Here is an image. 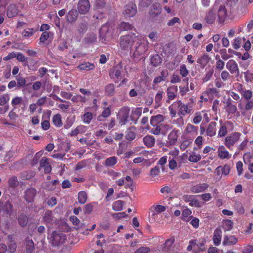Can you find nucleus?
<instances>
[{
  "instance_id": "obj_1",
  "label": "nucleus",
  "mask_w": 253,
  "mask_h": 253,
  "mask_svg": "<svg viewBox=\"0 0 253 253\" xmlns=\"http://www.w3.org/2000/svg\"><path fill=\"white\" fill-rule=\"evenodd\" d=\"M169 114L171 117H175L177 113L179 115L185 116L193 113V106L190 103H184L181 100L174 102L169 107Z\"/></svg>"
},
{
  "instance_id": "obj_2",
  "label": "nucleus",
  "mask_w": 253,
  "mask_h": 253,
  "mask_svg": "<svg viewBox=\"0 0 253 253\" xmlns=\"http://www.w3.org/2000/svg\"><path fill=\"white\" fill-rule=\"evenodd\" d=\"M137 39H138V36L134 33L122 36L119 38L118 47L122 51H131L132 46L137 41Z\"/></svg>"
},
{
  "instance_id": "obj_3",
  "label": "nucleus",
  "mask_w": 253,
  "mask_h": 253,
  "mask_svg": "<svg viewBox=\"0 0 253 253\" xmlns=\"http://www.w3.org/2000/svg\"><path fill=\"white\" fill-rule=\"evenodd\" d=\"M148 45L149 42L145 38L138 36V39L134 44V47L131 50L133 53V57L138 58L144 55L148 49Z\"/></svg>"
},
{
  "instance_id": "obj_4",
  "label": "nucleus",
  "mask_w": 253,
  "mask_h": 253,
  "mask_svg": "<svg viewBox=\"0 0 253 253\" xmlns=\"http://www.w3.org/2000/svg\"><path fill=\"white\" fill-rule=\"evenodd\" d=\"M238 107L240 112L237 113V116L250 117L253 109V100H244L241 99L238 102Z\"/></svg>"
},
{
  "instance_id": "obj_5",
  "label": "nucleus",
  "mask_w": 253,
  "mask_h": 253,
  "mask_svg": "<svg viewBox=\"0 0 253 253\" xmlns=\"http://www.w3.org/2000/svg\"><path fill=\"white\" fill-rule=\"evenodd\" d=\"M165 117L162 115L158 114L153 116L150 119V124L153 126L151 132L155 135H159L161 133V123L164 121Z\"/></svg>"
},
{
  "instance_id": "obj_6",
  "label": "nucleus",
  "mask_w": 253,
  "mask_h": 253,
  "mask_svg": "<svg viewBox=\"0 0 253 253\" xmlns=\"http://www.w3.org/2000/svg\"><path fill=\"white\" fill-rule=\"evenodd\" d=\"M66 240V235L62 232H53L50 237V242L52 246H59Z\"/></svg>"
},
{
  "instance_id": "obj_7",
  "label": "nucleus",
  "mask_w": 253,
  "mask_h": 253,
  "mask_svg": "<svg viewBox=\"0 0 253 253\" xmlns=\"http://www.w3.org/2000/svg\"><path fill=\"white\" fill-rule=\"evenodd\" d=\"M241 134L239 132H234L227 136L225 140V145L229 149H231L239 140Z\"/></svg>"
},
{
  "instance_id": "obj_8",
  "label": "nucleus",
  "mask_w": 253,
  "mask_h": 253,
  "mask_svg": "<svg viewBox=\"0 0 253 253\" xmlns=\"http://www.w3.org/2000/svg\"><path fill=\"white\" fill-rule=\"evenodd\" d=\"M217 8L216 3H215L213 6L208 10L205 14L204 20L208 24H212L214 23L216 18V10Z\"/></svg>"
},
{
  "instance_id": "obj_9",
  "label": "nucleus",
  "mask_w": 253,
  "mask_h": 253,
  "mask_svg": "<svg viewBox=\"0 0 253 253\" xmlns=\"http://www.w3.org/2000/svg\"><path fill=\"white\" fill-rule=\"evenodd\" d=\"M130 109L128 107H123L120 110L118 115L119 123L121 126L125 125L128 119Z\"/></svg>"
},
{
  "instance_id": "obj_10",
  "label": "nucleus",
  "mask_w": 253,
  "mask_h": 253,
  "mask_svg": "<svg viewBox=\"0 0 253 253\" xmlns=\"http://www.w3.org/2000/svg\"><path fill=\"white\" fill-rule=\"evenodd\" d=\"M224 103L225 104L224 109L225 110L228 116L231 117L234 115L237 111L236 105L233 103L231 98H228L224 102Z\"/></svg>"
},
{
  "instance_id": "obj_11",
  "label": "nucleus",
  "mask_w": 253,
  "mask_h": 253,
  "mask_svg": "<svg viewBox=\"0 0 253 253\" xmlns=\"http://www.w3.org/2000/svg\"><path fill=\"white\" fill-rule=\"evenodd\" d=\"M179 130L175 128L171 130L168 135L166 146L168 147L174 145L177 142Z\"/></svg>"
},
{
  "instance_id": "obj_12",
  "label": "nucleus",
  "mask_w": 253,
  "mask_h": 253,
  "mask_svg": "<svg viewBox=\"0 0 253 253\" xmlns=\"http://www.w3.org/2000/svg\"><path fill=\"white\" fill-rule=\"evenodd\" d=\"M204 119L206 122L210 121L209 115L206 111H202L195 113L193 117L192 123L194 124H199L202 119Z\"/></svg>"
},
{
  "instance_id": "obj_13",
  "label": "nucleus",
  "mask_w": 253,
  "mask_h": 253,
  "mask_svg": "<svg viewBox=\"0 0 253 253\" xmlns=\"http://www.w3.org/2000/svg\"><path fill=\"white\" fill-rule=\"evenodd\" d=\"M78 10L81 14H85L88 12L90 8V4L88 0H79L78 3Z\"/></svg>"
},
{
  "instance_id": "obj_14",
  "label": "nucleus",
  "mask_w": 253,
  "mask_h": 253,
  "mask_svg": "<svg viewBox=\"0 0 253 253\" xmlns=\"http://www.w3.org/2000/svg\"><path fill=\"white\" fill-rule=\"evenodd\" d=\"M226 68L231 74H235L236 76L239 75L240 71L238 65L235 60L233 59L229 60L226 63Z\"/></svg>"
},
{
  "instance_id": "obj_15",
  "label": "nucleus",
  "mask_w": 253,
  "mask_h": 253,
  "mask_svg": "<svg viewBox=\"0 0 253 253\" xmlns=\"http://www.w3.org/2000/svg\"><path fill=\"white\" fill-rule=\"evenodd\" d=\"M137 12V7L135 4L129 2L124 7V13L126 16L133 17Z\"/></svg>"
},
{
  "instance_id": "obj_16",
  "label": "nucleus",
  "mask_w": 253,
  "mask_h": 253,
  "mask_svg": "<svg viewBox=\"0 0 253 253\" xmlns=\"http://www.w3.org/2000/svg\"><path fill=\"white\" fill-rule=\"evenodd\" d=\"M216 123L215 122H211L207 126L206 130V135L209 137H213L216 132Z\"/></svg>"
},
{
  "instance_id": "obj_17",
  "label": "nucleus",
  "mask_w": 253,
  "mask_h": 253,
  "mask_svg": "<svg viewBox=\"0 0 253 253\" xmlns=\"http://www.w3.org/2000/svg\"><path fill=\"white\" fill-rule=\"evenodd\" d=\"M42 220L47 226L55 222V218L52 214L50 211H46L43 215Z\"/></svg>"
},
{
  "instance_id": "obj_18",
  "label": "nucleus",
  "mask_w": 253,
  "mask_h": 253,
  "mask_svg": "<svg viewBox=\"0 0 253 253\" xmlns=\"http://www.w3.org/2000/svg\"><path fill=\"white\" fill-rule=\"evenodd\" d=\"M209 187V185L207 183L198 184L192 186L190 191L193 193H198L204 192Z\"/></svg>"
},
{
  "instance_id": "obj_19",
  "label": "nucleus",
  "mask_w": 253,
  "mask_h": 253,
  "mask_svg": "<svg viewBox=\"0 0 253 253\" xmlns=\"http://www.w3.org/2000/svg\"><path fill=\"white\" fill-rule=\"evenodd\" d=\"M217 153L218 157L221 159H228L231 157V154H229L223 145L219 146L217 149Z\"/></svg>"
},
{
  "instance_id": "obj_20",
  "label": "nucleus",
  "mask_w": 253,
  "mask_h": 253,
  "mask_svg": "<svg viewBox=\"0 0 253 253\" xmlns=\"http://www.w3.org/2000/svg\"><path fill=\"white\" fill-rule=\"evenodd\" d=\"M177 90V86H171L167 88V94L168 99L167 100V102L169 103L170 101L173 100L175 98Z\"/></svg>"
},
{
  "instance_id": "obj_21",
  "label": "nucleus",
  "mask_w": 253,
  "mask_h": 253,
  "mask_svg": "<svg viewBox=\"0 0 253 253\" xmlns=\"http://www.w3.org/2000/svg\"><path fill=\"white\" fill-rule=\"evenodd\" d=\"M37 191L34 188H29L27 189L25 192V199L28 203L32 202L35 196H36Z\"/></svg>"
},
{
  "instance_id": "obj_22",
  "label": "nucleus",
  "mask_w": 253,
  "mask_h": 253,
  "mask_svg": "<svg viewBox=\"0 0 253 253\" xmlns=\"http://www.w3.org/2000/svg\"><path fill=\"white\" fill-rule=\"evenodd\" d=\"M40 168H43L45 173H49L51 171V167L49 162V159L42 157L40 162Z\"/></svg>"
},
{
  "instance_id": "obj_23",
  "label": "nucleus",
  "mask_w": 253,
  "mask_h": 253,
  "mask_svg": "<svg viewBox=\"0 0 253 253\" xmlns=\"http://www.w3.org/2000/svg\"><path fill=\"white\" fill-rule=\"evenodd\" d=\"M175 241V239L173 237L167 240L163 245V251L165 252H170L172 251L173 244Z\"/></svg>"
},
{
  "instance_id": "obj_24",
  "label": "nucleus",
  "mask_w": 253,
  "mask_h": 253,
  "mask_svg": "<svg viewBox=\"0 0 253 253\" xmlns=\"http://www.w3.org/2000/svg\"><path fill=\"white\" fill-rule=\"evenodd\" d=\"M161 12V7L159 3L153 4L149 12L150 15L155 17L160 14Z\"/></svg>"
},
{
  "instance_id": "obj_25",
  "label": "nucleus",
  "mask_w": 253,
  "mask_h": 253,
  "mask_svg": "<svg viewBox=\"0 0 253 253\" xmlns=\"http://www.w3.org/2000/svg\"><path fill=\"white\" fill-rule=\"evenodd\" d=\"M78 13L77 10L72 9L70 10L66 15L67 21L69 23L75 22L78 17Z\"/></svg>"
},
{
  "instance_id": "obj_26",
  "label": "nucleus",
  "mask_w": 253,
  "mask_h": 253,
  "mask_svg": "<svg viewBox=\"0 0 253 253\" xmlns=\"http://www.w3.org/2000/svg\"><path fill=\"white\" fill-rule=\"evenodd\" d=\"M143 142L148 148H151L155 145V138L152 135H148L143 138Z\"/></svg>"
},
{
  "instance_id": "obj_27",
  "label": "nucleus",
  "mask_w": 253,
  "mask_h": 253,
  "mask_svg": "<svg viewBox=\"0 0 253 253\" xmlns=\"http://www.w3.org/2000/svg\"><path fill=\"white\" fill-rule=\"evenodd\" d=\"M222 237V231L220 229L217 228L214 231L213 241L214 245L218 246L220 245Z\"/></svg>"
},
{
  "instance_id": "obj_28",
  "label": "nucleus",
  "mask_w": 253,
  "mask_h": 253,
  "mask_svg": "<svg viewBox=\"0 0 253 253\" xmlns=\"http://www.w3.org/2000/svg\"><path fill=\"white\" fill-rule=\"evenodd\" d=\"M185 132L191 135H196L198 134V127L188 123L185 129Z\"/></svg>"
},
{
  "instance_id": "obj_29",
  "label": "nucleus",
  "mask_w": 253,
  "mask_h": 253,
  "mask_svg": "<svg viewBox=\"0 0 253 253\" xmlns=\"http://www.w3.org/2000/svg\"><path fill=\"white\" fill-rule=\"evenodd\" d=\"M218 92L217 89L214 88H208L205 92V94L207 95L208 96V98H204L205 101H208L209 99H212L214 96H217Z\"/></svg>"
},
{
  "instance_id": "obj_30",
  "label": "nucleus",
  "mask_w": 253,
  "mask_h": 253,
  "mask_svg": "<svg viewBox=\"0 0 253 253\" xmlns=\"http://www.w3.org/2000/svg\"><path fill=\"white\" fill-rule=\"evenodd\" d=\"M238 239L235 236H226L224 238L223 244L225 246L233 245L237 243Z\"/></svg>"
},
{
  "instance_id": "obj_31",
  "label": "nucleus",
  "mask_w": 253,
  "mask_h": 253,
  "mask_svg": "<svg viewBox=\"0 0 253 253\" xmlns=\"http://www.w3.org/2000/svg\"><path fill=\"white\" fill-rule=\"evenodd\" d=\"M110 29L107 25H103L100 29V36L107 38L112 36V33L109 31Z\"/></svg>"
},
{
  "instance_id": "obj_32",
  "label": "nucleus",
  "mask_w": 253,
  "mask_h": 253,
  "mask_svg": "<svg viewBox=\"0 0 253 253\" xmlns=\"http://www.w3.org/2000/svg\"><path fill=\"white\" fill-rule=\"evenodd\" d=\"M18 10L14 4L10 5L7 9V15L9 18H12L18 14Z\"/></svg>"
},
{
  "instance_id": "obj_33",
  "label": "nucleus",
  "mask_w": 253,
  "mask_h": 253,
  "mask_svg": "<svg viewBox=\"0 0 253 253\" xmlns=\"http://www.w3.org/2000/svg\"><path fill=\"white\" fill-rule=\"evenodd\" d=\"M52 122L56 127H61L63 125L61 115L59 114L54 115L52 118Z\"/></svg>"
},
{
  "instance_id": "obj_34",
  "label": "nucleus",
  "mask_w": 253,
  "mask_h": 253,
  "mask_svg": "<svg viewBox=\"0 0 253 253\" xmlns=\"http://www.w3.org/2000/svg\"><path fill=\"white\" fill-rule=\"evenodd\" d=\"M227 16V10L225 6L220 5L218 10V17L220 21L223 20Z\"/></svg>"
},
{
  "instance_id": "obj_35",
  "label": "nucleus",
  "mask_w": 253,
  "mask_h": 253,
  "mask_svg": "<svg viewBox=\"0 0 253 253\" xmlns=\"http://www.w3.org/2000/svg\"><path fill=\"white\" fill-rule=\"evenodd\" d=\"M118 162V158L115 156L109 157L105 160L104 165L106 167H112L115 165Z\"/></svg>"
},
{
  "instance_id": "obj_36",
  "label": "nucleus",
  "mask_w": 253,
  "mask_h": 253,
  "mask_svg": "<svg viewBox=\"0 0 253 253\" xmlns=\"http://www.w3.org/2000/svg\"><path fill=\"white\" fill-rule=\"evenodd\" d=\"M242 99L244 100H252L251 99L253 96V92L251 90L245 89L241 94Z\"/></svg>"
},
{
  "instance_id": "obj_37",
  "label": "nucleus",
  "mask_w": 253,
  "mask_h": 253,
  "mask_svg": "<svg viewBox=\"0 0 253 253\" xmlns=\"http://www.w3.org/2000/svg\"><path fill=\"white\" fill-rule=\"evenodd\" d=\"M142 114V108H133L131 112V118L132 120H137Z\"/></svg>"
},
{
  "instance_id": "obj_38",
  "label": "nucleus",
  "mask_w": 253,
  "mask_h": 253,
  "mask_svg": "<svg viewBox=\"0 0 253 253\" xmlns=\"http://www.w3.org/2000/svg\"><path fill=\"white\" fill-rule=\"evenodd\" d=\"M53 34L50 32H44L42 33L40 38L41 42H44L48 39H53Z\"/></svg>"
},
{
  "instance_id": "obj_39",
  "label": "nucleus",
  "mask_w": 253,
  "mask_h": 253,
  "mask_svg": "<svg viewBox=\"0 0 253 253\" xmlns=\"http://www.w3.org/2000/svg\"><path fill=\"white\" fill-rule=\"evenodd\" d=\"M164 92L162 91H158L155 97V102L156 104V106L155 107V108H158L161 105V100L163 98Z\"/></svg>"
},
{
  "instance_id": "obj_40",
  "label": "nucleus",
  "mask_w": 253,
  "mask_h": 253,
  "mask_svg": "<svg viewBox=\"0 0 253 253\" xmlns=\"http://www.w3.org/2000/svg\"><path fill=\"white\" fill-rule=\"evenodd\" d=\"M87 196L86 193L84 191H81L78 193V201L81 204H84L86 202Z\"/></svg>"
},
{
  "instance_id": "obj_41",
  "label": "nucleus",
  "mask_w": 253,
  "mask_h": 253,
  "mask_svg": "<svg viewBox=\"0 0 253 253\" xmlns=\"http://www.w3.org/2000/svg\"><path fill=\"white\" fill-rule=\"evenodd\" d=\"M162 61V59L160 55L158 54H155L151 58V63L154 66H159Z\"/></svg>"
},
{
  "instance_id": "obj_42",
  "label": "nucleus",
  "mask_w": 253,
  "mask_h": 253,
  "mask_svg": "<svg viewBox=\"0 0 253 253\" xmlns=\"http://www.w3.org/2000/svg\"><path fill=\"white\" fill-rule=\"evenodd\" d=\"M124 202L121 200H118L112 204V209L115 211H121L123 210Z\"/></svg>"
},
{
  "instance_id": "obj_43",
  "label": "nucleus",
  "mask_w": 253,
  "mask_h": 253,
  "mask_svg": "<svg viewBox=\"0 0 253 253\" xmlns=\"http://www.w3.org/2000/svg\"><path fill=\"white\" fill-rule=\"evenodd\" d=\"M23 101V98L20 96L13 97L11 100V105L13 107V110L15 109L17 106L19 105Z\"/></svg>"
},
{
  "instance_id": "obj_44",
  "label": "nucleus",
  "mask_w": 253,
  "mask_h": 253,
  "mask_svg": "<svg viewBox=\"0 0 253 253\" xmlns=\"http://www.w3.org/2000/svg\"><path fill=\"white\" fill-rule=\"evenodd\" d=\"M95 66L93 64L89 62H86L80 65L78 68L82 70L89 71L93 70Z\"/></svg>"
},
{
  "instance_id": "obj_45",
  "label": "nucleus",
  "mask_w": 253,
  "mask_h": 253,
  "mask_svg": "<svg viewBox=\"0 0 253 253\" xmlns=\"http://www.w3.org/2000/svg\"><path fill=\"white\" fill-rule=\"evenodd\" d=\"M8 185L12 188L16 187L19 184L17 178L15 176H11L8 181Z\"/></svg>"
},
{
  "instance_id": "obj_46",
  "label": "nucleus",
  "mask_w": 253,
  "mask_h": 253,
  "mask_svg": "<svg viewBox=\"0 0 253 253\" xmlns=\"http://www.w3.org/2000/svg\"><path fill=\"white\" fill-rule=\"evenodd\" d=\"M88 100V98L85 96H82L81 95H75L71 98V100L74 102H85Z\"/></svg>"
},
{
  "instance_id": "obj_47",
  "label": "nucleus",
  "mask_w": 253,
  "mask_h": 253,
  "mask_svg": "<svg viewBox=\"0 0 253 253\" xmlns=\"http://www.w3.org/2000/svg\"><path fill=\"white\" fill-rule=\"evenodd\" d=\"M26 252L27 253H31L34 250V243L32 240L26 241Z\"/></svg>"
},
{
  "instance_id": "obj_48",
  "label": "nucleus",
  "mask_w": 253,
  "mask_h": 253,
  "mask_svg": "<svg viewBox=\"0 0 253 253\" xmlns=\"http://www.w3.org/2000/svg\"><path fill=\"white\" fill-rule=\"evenodd\" d=\"M222 120H220V123L221 124V126L218 133V136L219 137H223L225 136L227 132L226 126L224 124H222Z\"/></svg>"
},
{
  "instance_id": "obj_49",
  "label": "nucleus",
  "mask_w": 253,
  "mask_h": 253,
  "mask_svg": "<svg viewBox=\"0 0 253 253\" xmlns=\"http://www.w3.org/2000/svg\"><path fill=\"white\" fill-rule=\"evenodd\" d=\"M82 118L84 123L89 124L92 119V114L90 112H86L83 116Z\"/></svg>"
},
{
  "instance_id": "obj_50",
  "label": "nucleus",
  "mask_w": 253,
  "mask_h": 253,
  "mask_svg": "<svg viewBox=\"0 0 253 253\" xmlns=\"http://www.w3.org/2000/svg\"><path fill=\"white\" fill-rule=\"evenodd\" d=\"M18 222L20 226H25L28 222V218L26 215L23 214H20L18 217Z\"/></svg>"
},
{
  "instance_id": "obj_51",
  "label": "nucleus",
  "mask_w": 253,
  "mask_h": 253,
  "mask_svg": "<svg viewBox=\"0 0 253 253\" xmlns=\"http://www.w3.org/2000/svg\"><path fill=\"white\" fill-rule=\"evenodd\" d=\"M201 159V156L200 154H196L195 153H192L190 155L188 160L193 163H196L200 161Z\"/></svg>"
},
{
  "instance_id": "obj_52",
  "label": "nucleus",
  "mask_w": 253,
  "mask_h": 253,
  "mask_svg": "<svg viewBox=\"0 0 253 253\" xmlns=\"http://www.w3.org/2000/svg\"><path fill=\"white\" fill-rule=\"evenodd\" d=\"M132 26L128 23L122 22L119 26V28L121 31H127L131 29Z\"/></svg>"
},
{
  "instance_id": "obj_53",
  "label": "nucleus",
  "mask_w": 253,
  "mask_h": 253,
  "mask_svg": "<svg viewBox=\"0 0 253 253\" xmlns=\"http://www.w3.org/2000/svg\"><path fill=\"white\" fill-rule=\"evenodd\" d=\"M179 73L182 77H186L189 74V71L187 70L186 65H181L179 69Z\"/></svg>"
},
{
  "instance_id": "obj_54",
  "label": "nucleus",
  "mask_w": 253,
  "mask_h": 253,
  "mask_svg": "<svg viewBox=\"0 0 253 253\" xmlns=\"http://www.w3.org/2000/svg\"><path fill=\"white\" fill-rule=\"evenodd\" d=\"M123 71L122 66L120 65H117L114 69L113 72L114 73L115 77L118 79L121 75Z\"/></svg>"
},
{
  "instance_id": "obj_55",
  "label": "nucleus",
  "mask_w": 253,
  "mask_h": 253,
  "mask_svg": "<svg viewBox=\"0 0 253 253\" xmlns=\"http://www.w3.org/2000/svg\"><path fill=\"white\" fill-rule=\"evenodd\" d=\"M215 58L217 60L216 63V68L219 70H222L224 67V62L222 60L220 59L219 57L217 55L216 56Z\"/></svg>"
},
{
  "instance_id": "obj_56",
  "label": "nucleus",
  "mask_w": 253,
  "mask_h": 253,
  "mask_svg": "<svg viewBox=\"0 0 253 253\" xmlns=\"http://www.w3.org/2000/svg\"><path fill=\"white\" fill-rule=\"evenodd\" d=\"M241 38L238 37L234 40L233 42L232 43V45L234 49H238L241 47Z\"/></svg>"
},
{
  "instance_id": "obj_57",
  "label": "nucleus",
  "mask_w": 253,
  "mask_h": 253,
  "mask_svg": "<svg viewBox=\"0 0 253 253\" xmlns=\"http://www.w3.org/2000/svg\"><path fill=\"white\" fill-rule=\"evenodd\" d=\"M34 32L33 28H27L23 31L22 35L25 37H30L33 35Z\"/></svg>"
},
{
  "instance_id": "obj_58",
  "label": "nucleus",
  "mask_w": 253,
  "mask_h": 253,
  "mask_svg": "<svg viewBox=\"0 0 253 253\" xmlns=\"http://www.w3.org/2000/svg\"><path fill=\"white\" fill-rule=\"evenodd\" d=\"M104 0H95L94 7L96 9H101L105 6Z\"/></svg>"
},
{
  "instance_id": "obj_59",
  "label": "nucleus",
  "mask_w": 253,
  "mask_h": 253,
  "mask_svg": "<svg viewBox=\"0 0 253 253\" xmlns=\"http://www.w3.org/2000/svg\"><path fill=\"white\" fill-rule=\"evenodd\" d=\"M26 81L23 77L17 78V86L19 88L24 87L26 84Z\"/></svg>"
},
{
  "instance_id": "obj_60",
  "label": "nucleus",
  "mask_w": 253,
  "mask_h": 253,
  "mask_svg": "<svg viewBox=\"0 0 253 253\" xmlns=\"http://www.w3.org/2000/svg\"><path fill=\"white\" fill-rule=\"evenodd\" d=\"M9 100V97L8 94H4L0 96V105H4Z\"/></svg>"
},
{
  "instance_id": "obj_61",
  "label": "nucleus",
  "mask_w": 253,
  "mask_h": 253,
  "mask_svg": "<svg viewBox=\"0 0 253 253\" xmlns=\"http://www.w3.org/2000/svg\"><path fill=\"white\" fill-rule=\"evenodd\" d=\"M213 73V70L210 69L207 72L204 78H203V81L207 82L211 79Z\"/></svg>"
},
{
  "instance_id": "obj_62",
  "label": "nucleus",
  "mask_w": 253,
  "mask_h": 253,
  "mask_svg": "<svg viewBox=\"0 0 253 253\" xmlns=\"http://www.w3.org/2000/svg\"><path fill=\"white\" fill-rule=\"evenodd\" d=\"M160 172V168L158 166H157L151 169L150 175V176L153 177L159 175Z\"/></svg>"
},
{
  "instance_id": "obj_63",
  "label": "nucleus",
  "mask_w": 253,
  "mask_h": 253,
  "mask_svg": "<svg viewBox=\"0 0 253 253\" xmlns=\"http://www.w3.org/2000/svg\"><path fill=\"white\" fill-rule=\"evenodd\" d=\"M191 143V141L189 140H183L180 145V148L182 150H185Z\"/></svg>"
},
{
  "instance_id": "obj_64",
  "label": "nucleus",
  "mask_w": 253,
  "mask_h": 253,
  "mask_svg": "<svg viewBox=\"0 0 253 253\" xmlns=\"http://www.w3.org/2000/svg\"><path fill=\"white\" fill-rule=\"evenodd\" d=\"M150 252V249L148 247H142L138 249L134 253H148Z\"/></svg>"
}]
</instances>
